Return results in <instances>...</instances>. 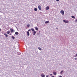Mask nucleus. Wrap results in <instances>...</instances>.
<instances>
[{"label":"nucleus","mask_w":77,"mask_h":77,"mask_svg":"<svg viewBox=\"0 0 77 77\" xmlns=\"http://www.w3.org/2000/svg\"><path fill=\"white\" fill-rule=\"evenodd\" d=\"M63 22H64V23H69V21L67 20H63Z\"/></svg>","instance_id":"f257e3e1"},{"label":"nucleus","mask_w":77,"mask_h":77,"mask_svg":"<svg viewBox=\"0 0 77 77\" xmlns=\"http://www.w3.org/2000/svg\"><path fill=\"white\" fill-rule=\"evenodd\" d=\"M61 14H62V15H64V11L63 10H61L60 11Z\"/></svg>","instance_id":"f03ea898"},{"label":"nucleus","mask_w":77,"mask_h":77,"mask_svg":"<svg viewBox=\"0 0 77 77\" xmlns=\"http://www.w3.org/2000/svg\"><path fill=\"white\" fill-rule=\"evenodd\" d=\"M33 33V35H35V34H36V32L35 31H34L32 32Z\"/></svg>","instance_id":"7ed1b4c3"},{"label":"nucleus","mask_w":77,"mask_h":77,"mask_svg":"<svg viewBox=\"0 0 77 77\" xmlns=\"http://www.w3.org/2000/svg\"><path fill=\"white\" fill-rule=\"evenodd\" d=\"M10 30H11V33H12L14 32V30H13V29H10Z\"/></svg>","instance_id":"20e7f679"},{"label":"nucleus","mask_w":77,"mask_h":77,"mask_svg":"<svg viewBox=\"0 0 77 77\" xmlns=\"http://www.w3.org/2000/svg\"><path fill=\"white\" fill-rule=\"evenodd\" d=\"M53 74H54V75H56L57 74V73L56 72H53Z\"/></svg>","instance_id":"39448f33"},{"label":"nucleus","mask_w":77,"mask_h":77,"mask_svg":"<svg viewBox=\"0 0 77 77\" xmlns=\"http://www.w3.org/2000/svg\"><path fill=\"white\" fill-rule=\"evenodd\" d=\"M38 8L39 10H41V6L39 5L38 6Z\"/></svg>","instance_id":"423d86ee"},{"label":"nucleus","mask_w":77,"mask_h":77,"mask_svg":"<svg viewBox=\"0 0 77 77\" xmlns=\"http://www.w3.org/2000/svg\"><path fill=\"white\" fill-rule=\"evenodd\" d=\"M49 9V7L48 6H47L46 8V10H48Z\"/></svg>","instance_id":"0eeeda50"},{"label":"nucleus","mask_w":77,"mask_h":77,"mask_svg":"<svg viewBox=\"0 0 77 77\" xmlns=\"http://www.w3.org/2000/svg\"><path fill=\"white\" fill-rule=\"evenodd\" d=\"M27 35L28 36H29L30 35V33H29V31L27 32Z\"/></svg>","instance_id":"6e6552de"},{"label":"nucleus","mask_w":77,"mask_h":77,"mask_svg":"<svg viewBox=\"0 0 77 77\" xmlns=\"http://www.w3.org/2000/svg\"><path fill=\"white\" fill-rule=\"evenodd\" d=\"M41 77H45V75L44 74L41 75Z\"/></svg>","instance_id":"1a4fd4ad"},{"label":"nucleus","mask_w":77,"mask_h":77,"mask_svg":"<svg viewBox=\"0 0 77 77\" xmlns=\"http://www.w3.org/2000/svg\"><path fill=\"white\" fill-rule=\"evenodd\" d=\"M38 50H40L41 51V50H42V49H41V48L38 47Z\"/></svg>","instance_id":"9d476101"},{"label":"nucleus","mask_w":77,"mask_h":77,"mask_svg":"<svg viewBox=\"0 0 77 77\" xmlns=\"http://www.w3.org/2000/svg\"><path fill=\"white\" fill-rule=\"evenodd\" d=\"M4 35H5V36L6 37H8V34H7L6 33L4 34Z\"/></svg>","instance_id":"9b49d317"},{"label":"nucleus","mask_w":77,"mask_h":77,"mask_svg":"<svg viewBox=\"0 0 77 77\" xmlns=\"http://www.w3.org/2000/svg\"><path fill=\"white\" fill-rule=\"evenodd\" d=\"M34 11H38V9L37 8H34Z\"/></svg>","instance_id":"f8f14e48"},{"label":"nucleus","mask_w":77,"mask_h":77,"mask_svg":"<svg viewBox=\"0 0 77 77\" xmlns=\"http://www.w3.org/2000/svg\"><path fill=\"white\" fill-rule=\"evenodd\" d=\"M35 29L37 31L38 30V27H35Z\"/></svg>","instance_id":"ddd939ff"},{"label":"nucleus","mask_w":77,"mask_h":77,"mask_svg":"<svg viewBox=\"0 0 77 77\" xmlns=\"http://www.w3.org/2000/svg\"><path fill=\"white\" fill-rule=\"evenodd\" d=\"M49 23V21H46L45 22V24H47Z\"/></svg>","instance_id":"4468645a"},{"label":"nucleus","mask_w":77,"mask_h":77,"mask_svg":"<svg viewBox=\"0 0 77 77\" xmlns=\"http://www.w3.org/2000/svg\"><path fill=\"white\" fill-rule=\"evenodd\" d=\"M15 35H18V32H15Z\"/></svg>","instance_id":"2eb2a0df"},{"label":"nucleus","mask_w":77,"mask_h":77,"mask_svg":"<svg viewBox=\"0 0 77 77\" xmlns=\"http://www.w3.org/2000/svg\"><path fill=\"white\" fill-rule=\"evenodd\" d=\"M31 30L32 31V32H33L34 31H35V29H33V28H31Z\"/></svg>","instance_id":"dca6fc26"},{"label":"nucleus","mask_w":77,"mask_h":77,"mask_svg":"<svg viewBox=\"0 0 77 77\" xmlns=\"http://www.w3.org/2000/svg\"><path fill=\"white\" fill-rule=\"evenodd\" d=\"M63 72V70H62V71H61L60 72V74H62V72Z\"/></svg>","instance_id":"f3484780"},{"label":"nucleus","mask_w":77,"mask_h":77,"mask_svg":"<svg viewBox=\"0 0 77 77\" xmlns=\"http://www.w3.org/2000/svg\"><path fill=\"white\" fill-rule=\"evenodd\" d=\"M71 17L72 18H75V17H74V16H72Z\"/></svg>","instance_id":"a211bd4d"},{"label":"nucleus","mask_w":77,"mask_h":77,"mask_svg":"<svg viewBox=\"0 0 77 77\" xmlns=\"http://www.w3.org/2000/svg\"><path fill=\"white\" fill-rule=\"evenodd\" d=\"M10 33V31H7V34H9Z\"/></svg>","instance_id":"6ab92c4d"},{"label":"nucleus","mask_w":77,"mask_h":77,"mask_svg":"<svg viewBox=\"0 0 77 77\" xmlns=\"http://www.w3.org/2000/svg\"><path fill=\"white\" fill-rule=\"evenodd\" d=\"M12 39H15V37H14V36H12Z\"/></svg>","instance_id":"aec40b11"},{"label":"nucleus","mask_w":77,"mask_h":77,"mask_svg":"<svg viewBox=\"0 0 77 77\" xmlns=\"http://www.w3.org/2000/svg\"><path fill=\"white\" fill-rule=\"evenodd\" d=\"M46 77H50V76L49 75H47L46 76Z\"/></svg>","instance_id":"412c9836"},{"label":"nucleus","mask_w":77,"mask_h":77,"mask_svg":"<svg viewBox=\"0 0 77 77\" xmlns=\"http://www.w3.org/2000/svg\"><path fill=\"white\" fill-rule=\"evenodd\" d=\"M27 26H28V27H30V24L27 25Z\"/></svg>","instance_id":"4be33fe9"},{"label":"nucleus","mask_w":77,"mask_h":77,"mask_svg":"<svg viewBox=\"0 0 77 77\" xmlns=\"http://www.w3.org/2000/svg\"><path fill=\"white\" fill-rule=\"evenodd\" d=\"M75 22H76V23H77V20L76 19L75 20Z\"/></svg>","instance_id":"5701e85b"},{"label":"nucleus","mask_w":77,"mask_h":77,"mask_svg":"<svg viewBox=\"0 0 77 77\" xmlns=\"http://www.w3.org/2000/svg\"><path fill=\"white\" fill-rule=\"evenodd\" d=\"M20 53H18V55H20Z\"/></svg>","instance_id":"b1692460"},{"label":"nucleus","mask_w":77,"mask_h":77,"mask_svg":"<svg viewBox=\"0 0 77 77\" xmlns=\"http://www.w3.org/2000/svg\"><path fill=\"white\" fill-rule=\"evenodd\" d=\"M30 30H31V29H29L28 30V32H29V31H30Z\"/></svg>","instance_id":"393cba45"},{"label":"nucleus","mask_w":77,"mask_h":77,"mask_svg":"<svg viewBox=\"0 0 77 77\" xmlns=\"http://www.w3.org/2000/svg\"><path fill=\"white\" fill-rule=\"evenodd\" d=\"M77 57V54H76V55H75V57Z\"/></svg>","instance_id":"a878e982"},{"label":"nucleus","mask_w":77,"mask_h":77,"mask_svg":"<svg viewBox=\"0 0 77 77\" xmlns=\"http://www.w3.org/2000/svg\"><path fill=\"white\" fill-rule=\"evenodd\" d=\"M75 60H77V58H75Z\"/></svg>","instance_id":"bb28decb"},{"label":"nucleus","mask_w":77,"mask_h":77,"mask_svg":"<svg viewBox=\"0 0 77 77\" xmlns=\"http://www.w3.org/2000/svg\"><path fill=\"white\" fill-rule=\"evenodd\" d=\"M57 2H59V0H56Z\"/></svg>","instance_id":"cd10ccee"},{"label":"nucleus","mask_w":77,"mask_h":77,"mask_svg":"<svg viewBox=\"0 0 77 77\" xmlns=\"http://www.w3.org/2000/svg\"><path fill=\"white\" fill-rule=\"evenodd\" d=\"M50 75H53L52 74H50Z\"/></svg>","instance_id":"c85d7f7f"},{"label":"nucleus","mask_w":77,"mask_h":77,"mask_svg":"<svg viewBox=\"0 0 77 77\" xmlns=\"http://www.w3.org/2000/svg\"><path fill=\"white\" fill-rule=\"evenodd\" d=\"M60 77H62V76H61V75H60L59 76Z\"/></svg>","instance_id":"c756f323"},{"label":"nucleus","mask_w":77,"mask_h":77,"mask_svg":"<svg viewBox=\"0 0 77 77\" xmlns=\"http://www.w3.org/2000/svg\"><path fill=\"white\" fill-rule=\"evenodd\" d=\"M51 77H54V75H53Z\"/></svg>","instance_id":"7c9ffc66"},{"label":"nucleus","mask_w":77,"mask_h":77,"mask_svg":"<svg viewBox=\"0 0 77 77\" xmlns=\"http://www.w3.org/2000/svg\"><path fill=\"white\" fill-rule=\"evenodd\" d=\"M1 29L0 28V32H1Z\"/></svg>","instance_id":"2f4dec72"},{"label":"nucleus","mask_w":77,"mask_h":77,"mask_svg":"<svg viewBox=\"0 0 77 77\" xmlns=\"http://www.w3.org/2000/svg\"><path fill=\"white\" fill-rule=\"evenodd\" d=\"M57 29H58V28H56Z\"/></svg>","instance_id":"473e14b6"}]
</instances>
